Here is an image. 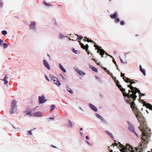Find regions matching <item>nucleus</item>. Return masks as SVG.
Returning a JSON list of instances; mask_svg holds the SVG:
<instances>
[{
    "label": "nucleus",
    "mask_w": 152,
    "mask_h": 152,
    "mask_svg": "<svg viewBox=\"0 0 152 152\" xmlns=\"http://www.w3.org/2000/svg\"><path fill=\"white\" fill-rule=\"evenodd\" d=\"M138 128L142 133L141 137L142 144L140 145L138 147H136L133 149L132 146L129 144H127L125 147L120 143V146L121 148L120 151L121 152H142L144 149L146 147V145L149 142L148 138L151 134V130L143 124H141Z\"/></svg>",
    "instance_id": "1"
},
{
    "label": "nucleus",
    "mask_w": 152,
    "mask_h": 152,
    "mask_svg": "<svg viewBox=\"0 0 152 152\" xmlns=\"http://www.w3.org/2000/svg\"><path fill=\"white\" fill-rule=\"evenodd\" d=\"M134 91H133L134 92V93L133 92H132V94H126L127 96H126V97H127V98H128L129 100H127V101L128 102L130 101H131V99L132 98V99H133V100H135L136 97H137V96L136 95V94L137 92H138L139 94V96L140 97H140L145 95L144 94H142L140 91L137 88V89H134L133 90Z\"/></svg>",
    "instance_id": "2"
},
{
    "label": "nucleus",
    "mask_w": 152,
    "mask_h": 152,
    "mask_svg": "<svg viewBox=\"0 0 152 152\" xmlns=\"http://www.w3.org/2000/svg\"><path fill=\"white\" fill-rule=\"evenodd\" d=\"M119 82L117 81L116 83V85L120 90L122 92L123 96L125 97L126 96V94L125 92V90L124 88H123L121 85H119Z\"/></svg>",
    "instance_id": "3"
},
{
    "label": "nucleus",
    "mask_w": 152,
    "mask_h": 152,
    "mask_svg": "<svg viewBox=\"0 0 152 152\" xmlns=\"http://www.w3.org/2000/svg\"><path fill=\"white\" fill-rule=\"evenodd\" d=\"M17 101H16L13 100L12 103L11 105V109L10 111V114H12L14 113V109L16 108Z\"/></svg>",
    "instance_id": "4"
},
{
    "label": "nucleus",
    "mask_w": 152,
    "mask_h": 152,
    "mask_svg": "<svg viewBox=\"0 0 152 152\" xmlns=\"http://www.w3.org/2000/svg\"><path fill=\"white\" fill-rule=\"evenodd\" d=\"M135 115L140 122V121L143 118L142 115L140 111L138 112Z\"/></svg>",
    "instance_id": "5"
},
{
    "label": "nucleus",
    "mask_w": 152,
    "mask_h": 152,
    "mask_svg": "<svg viewBox=\"0 0 152 152\" xmlns=\"http://www.w3.org/2000/svg\"><path fill=\"white\" fill-rule=\"evenodd\" d=\"M38 99L40 104H42L45 103L46 100L45 99L44 95L39 96Z\"/></svg>",
    "instance_id": "6"
},
{
    "label": "nucleus",
    "mask_w": 152,
    "mask_h": 152,
    "mask_svg": "<svg viewBox=\"0 0 152 152\" xmlns=\"http://www.w3.org/2000/svg\"><path fill=\"white\" fill-rule=\"evenodd\" d=\"M80 44L81 47L83 49H85L86 51H87L88 49V45L86 44V45H84L80 41H78Z\"/></svg>",
    "instance_id": "7"
},
{
    "label": "nucleus",
    "mask_w": 152,
    "mask_h": 152,
    "mask_svg": "<svg viewBox=\"0 0 152 152\" xmlns=\"http://www.w3.org/2000/svg\"><path fill=\"white\" fill-rule=\"evenodd\" d=\"M50 78L51 79V80L55 84H57V78L53 75H50Z\"/></svg>",
    "instance_id": "8"
},
{
    "label": "nucleus",
    "mask_w": 152,
    "mask_h": 152,
    "mask_svg": "<svg viewBox=\"0 0 152 152\" xmlns=\"http://www.w3.org/2000/svg\"><path fill=\"white\" fill-rule=\"evenodd\" d=\"M128 100H129V99H128ZM131 101H130L128 102L127 101V99L126 100V101L127 102V103H129L130 104H131V105L130 106L131 108L135 107V104L134 103V100H133V99H132V98H131Z\"/></svg>",
    "instance_id": "9"
},
{
    "label": "nucleus",
    "mask_w": 152,
    "mask_h": 152,
    "mask_svg": "<svg viewBox=\"0 0 152 152\" xmlns=\"http://www.w3.org/2000/svg\"><path fill=\"white\" fill-rule=\"evenodd\" d=\"M33 115L34 116L36 117H40L42 116L41 112L40 111H38L35 113L33 114Z\"/></svg>",
    "instance_id": "10"
},
{
    "label": "nucleus",
    "mask_w": 152,
    "mask_h": 152,
    "mask_svg": "<svg viewBox=\"0 0 152 152\" xmlns=\"http://www.w3.org/2000/svg\"><path fill=\"white\" fill-rule=\"evenodd\" d=\"M128 129L132 132H134V134L136 135L137 137H138V136L137 135V133L136 132H134V127L133 126H132V125L129 126Z\"/></svg>",
    "instance_id": "11"
},
{
    "label": "nucleus",
    "mask_w": 152,
    "mask_h": 152,
    "mask_svg": "<svg viewBox=\"0 0 152 152\" xmlns=\"http://www.w3.org/2000/svg\"><path fill=\"white\" fill-rule=\"evenodd\" d=\"M104 53H105L106 54L108 55L109 56H110L111 57H112V58H113L112 56H110V55L108 54L106 52H105V51L103 49H101L100 50L99 54L101 55L102 57H103V55L104 54Z\"/></svg>",
    "instance_id": "12"
},
{
    "label": "nucleus",
    "mask_w": 152,
    "mask_h": 152,
    "mask_svg": "<svg viewBox=\"0 0 152 152\" xmlns=\"http://www.w3.org/2000/svg\"><path fill=\"white\" fill-rule=\"evenodd\" d=\"M43 63L45 66L48 69H50V67L47 62L45 60H43Z\"/></svg>",
    "instance_id": "13"
},
{
    "label": "nucleus",
    "mask_w": 152,
    "mask_h": 152,
    "mask_svg": "<svg viewBox=\"0 0 152 152\" xmlns=\"http://www.w3.org/2000/svg\"><path fill=\"white\" fill-rule=\"evenodd\" d=\"M36 24L35 22H31L30 25V28L32 29H35Z\"/></svg>",
    "instance_id": "14"
},
{
    "label": "nucleus",
    "mask_w": 152,
    "mask_h": 152,
    "mask_svg": "<svg viewBox=\"0 0 152 152\" xmlns=\"http://www.w3.org/2000/svg\"><path fill=\"white\" fill-rule=\"evenodd\" d=\"M89 105L90 107L95 112L97 111V110L96 108L91 103H89Z\"/></svg>",
    "instance_id": "15"
},
{
    "label": "nucleus",
    "mask_w": 152,
    "mask_h": 152,
    "mask_svg": "<svg viewBox=\"0 0 152 152\" xmlns=\"http://www.w3.org/2000/svg\"><path fill=\"white\" fill-rule=\"evenodd\" d=\"M144 105L147 108H149L150 110H152V105L149 103H145L144 104Z\"/></svg>",
    "instance_id": "16"
},
{
    "label": "nucleus",
    "mask_w": 152,
    "mask_h": 152,
    "mask_svg": "<svg viewBox=\"0 0 152 152\" xmlns=\"http://www.w3.org/2000/svg\"><path fill=\"white\" fill-rule=\"evenodd\" d=\"M132 109L133 112V113H134L135 115L138 112L140 111L138 110L137 108L136 107H132Z\"/></svg>",
    "instance_id": "17"
},
{
    "label": "nucleus",
    "mask_w": 152,
    "mask_h": 152,
    "mask_svg": "<svg viewBox=\"0 0 152 152\" xmlns=\"http://www.w3.org/2000/svg\"><path fill=\"white\" fill-rule=\"evenodd\" d=\"M75 70L80 75H85V73L84 72L77 69H76Z\"/></svg>",
    "instance_id": "18"
},
{
    "label": "nucleus",
    "mask_w": 152,
    "mask_h": 152,
    "mask_svg": "<svg viewBox=\"0 0 152 152\" xmlns=\"http://www.w3.org/2000/svg\"><path fill=\"white\" fill-rule=\"evenodd\" d=\"M117 12H115L114 14H110V17L112 19H114L117 16Z\"/></svg>",
    "instance_id": "19"
},
{
    "label": "nucleus",
    "mask_w": 152,
    "mask_h": 152,
    "mask_svg": "<svg viewBox=\"0 0 152 152\" xmlns=\"http://www.w3.org/2000/svg\"><path fill=\"white\" fill-rule=\"evenodd\" d=\"M140 71L145 76L146 75L145 71L144 69H142L141 65L140 66Z\"/></svg>",
    "instance_id": "20"
},
{
    "label": "nucleus",
    "mask_w": 152,
    "mask_h": 152,
    "mask_svg": "<svg viewBox=\"0 0 152 152\" xmlns=\"http://www.w3.org/2000/svg\"><path fill=\"white\" fill-rule=\"evenodd\" d=\"M84 41H87L88 42H90L91 43H95V42L91 40H89V39L87 38V37H84Z\"/></svg>",
    "instance_id": "21"
},
{
    "label": "nucleus",
    "mask_w": 152,
    "mask_h": 152,
    "mask_svg": "<svg viewBox=\"0 0 152 152\" xmlns=\"http://www.w3.org/2000/svg\"><path fill=\"white\" fill-rule=\"evenodd\" d=\"M127 87H129L130 88V89L132 90V92H133V93H134V92L133 91H134L133 90H134V89H137V88L134 87L132 86L131 85H128Z\"/></svg>",
    "instance_id": "22"
},
{
    "label": "nucleus",
    "mask_w": 152,
    "mask_h": 152,
    "mask_svg": "<svg viewBox=\"0 0 152 152\" xmlns=\"http://www.w3.org/2000/svg\"><path fill=\"white\" fill-rule=\"evenodd\" d=\"M90 68H91L93 71L96 72H98V71L97 69L96 68L94 67L92 65H91L90 66Z\"/></svg>",
    "instance_id": "23"
},
{
    "label": "nucleus",
    "mask_w": 152,
    "mask_h": 152,
    "mask_svg": "<svg viewBox=\"0 0 152 152\" xmlns=\"http://www.w3.org/2000/svg\"><path fill=\"white\" fill-rule=\"evenodd\" d=\"M94 47H95L96 49H98V50L97 51V52L98 53L99 52H100V50L101 49V47H99V46L95 44L94 45Z\"/></svg>",
    "instance_id": "24"
},
{
    "label": "nucleus",
    "mask_w": 152,
    "mask_h": 152,
    "mask_svg": "<svg viewBox=\"0 0 152 152\" xmlns=\"http://www.w3.org/2000/svg\"><path fill=\"white\" fill-rule=\"evenodd\" d=\"M59 66L60 69L64 72H66V71L63 66L61 65V64H59Z\"/></svg>",
    "instance_id": "25"
},
{
    "label": "nucleus",
    "mask_w": 152,
    "mask_h": 152,
    "mask_svg": "<svg viewBox=\"0 0 152 152\" xmlns=\"http://www.w3.org/2000/svg\"><path fill=\"white\" fill-rule=\"evenodd\" d=\"M66 88L67 91L70 94H72L73 93L72 91L71 90V89L68 86H66Z\"/></svg>",
    "instance_id": "26"
},
{
    "label": "nucleus",
    "mask_w": 152,
    "mask_h": 152,
    "mask_svg": "<svg viewBox=\"0 0 152 152\" xmlns=\"http://www.w3.org/2000/svg\"><path fill=\"white\" fill-rule=\"evenodd\" d=\"M124 80L126 83H130V82L131 81V80H130V79L126 77L124 79Z\"/></svg>",
    "instance_id": "27"
},
{
    "label": "nucleus",
    "mask_w": 152,
    "mask_h": 152,
    "mask_svg": "<svg viewBox=\"0 0 152 152\" xmlns=\"http://www.w3.org/2000/svg\"><path fill=\"white\" fill-rule=\"evenodd\" d=\"M75 35L77 37V38H76L75 37H74L75 36H74L73 37V39H72V41H75V40H76L78 39L79 37V36L77 34H75Z\"/></svg>",
    "instance_id": "28"
},
{
    "label": "nucleus",
    "mask_w": 152,
    "mask_h": 152,
    "mask_svg": "<svg viewBox=\"0 0 152 152\" xmlns=\"http://www.w3.org/2000/svg\"><path fill=\"white\" fill-rule=\"evenodd\" d=\"M3 81H4V85H7L8 83V82L6 80V77H4Z\"/></svg>",
    "instance_id": "29"
},
{
    "label": "nucleus",
    "mask_w": 152,
    "mask_h": 152,
    "mask_svg": "<svg viewBox=\"0 0 152 152\" xmlns=\"http://www.w3.org/2000/svg\"><path fill=\"white\" fill-rule=\"evenodd\" d=\"M96 116L98 118H100V119H101L103 121V118H102V117L100 115L97 114H96Z\"/></svg>",
    "instance_id": "30"
},
{
    "label": "nucleus",
    "mask_w": 152,
    "mask_h": 152,
    "mask_svg": "<svg viewBox=\"0 0 152 152\" xmlns=\"http://www.w3.org/2000/svg\"><path fill=\"white\" fill-rule=\"evenodd\" d=\"M105 132L110 136L112 137L113 136L112 134L110 132H108V131H106Z\"/></svg>",
    "instance_id": "31"
},
{
    "label": "nucleus",
    "mask_w": 152,
    "mask_h": 152,
    "mask_svg": "<svg viewBox=\"0 0 152 152\" xmlns=\"http://www.w3.org/2000/svg\"><path fill=\"white\" fill-rule=\"evenodd\" d=\"M50 110H54V108H55V106L54 105H52L51 107Z\"/></svg>",
    "instance_id": "32"
},
{
    "label": "nucleus",
    "mask_w": 152,
    "mask_h": 152,
    "mask_svg": "<svg viewBox=\"0 0 152 152\" xmlns=\"http://www.w3.org/2000/svg\"><path fill=\"white\" fill-rule=\"evenodd\" d=\"M44 3L47 6L49 7L52 6L51 4H50L47 3L45 1H44Z\"/></svg>",
    "instance_id": "33"
},
{
    "label": "nucleus",
    "mask_w": 152,
    "mask_h": 152,
    "mask_svg": "<svg viewBox=\"0 0 152 152\" xmlns=\"http://www.w3.org/2000/svg\"><path fill=\"white\" fill-rule=\"evenodd\" d=\"M102 68L104 69V71L105 72H107V73H109V71L107 70V69L106 68H105L104 67H102Z\"/></svg>",
    "instance_id": "34"
},
{
    "label": "nucleus",
    "mask_w": 152,
    "mask_h": 152,
    "mask_svg": "<svg viewBox=\"0 0 152 152\" xmlns=\"http://www.w3.org/2000/svg\"><path fill=\"white\" fill-rule=\"evenodd\" d=\"M120 21V19L118 18H115V22L116 23H118Z\"/></svg>",
    "instance_id": "35"
},
{
    "label": "nucleus",
    "mask_w": 152,
    "mask_h": 152,
    "mask_svg": "<svg viewBox=\"0 0 152 152\" xmlns=\"http://www.w3.org/2000/svg\"><path fill=\"white\" fill-rule=\"evenodd\" d=\"M4 41L3 40H2L0 39V46H2V45L4 44Z\"/></svg>",
    "instance_id": "36"
},
{
    "label": "nucleus",
    "mask_w": 152,
    "mask_h": 152,
    "mask_svg": "<svg viewBox=\"0 0 152 152\" xmlns=\"http://www.w3.org/2000/svg\"><path fill=\"white\" fill-rule=\"evenodd\" d=\"M2 34L4 35H6L7 34V32L6 31L3 30L2 31Z\"/></svg>",
    "instance_id": "37"
},
{
    "label": "nucleus",
    "mask_w": 152,
    "mask_h": 152,
    "mask_svg": "<svg viewBox=\"0 0 152 152\" xmlns=\"http://www.w3.org/2000/svg\"><path fill=\"white\" fill-rule=\"evenodd\" d=\"M3 46L4 48H7V47L8 45L6 43H4L3 44Z\"/></svg>",
    "instance_id": "38"
},
{
    "label": "nucleus",
    "mask_w": 152,
    "mask_h": 152,
    "mask_svg": "<svg viewBox=\"0 0 152 152\" xmlns=\"http://www.w3.org/2000/svg\"><path fill=\"white\" fill-rule=\"evenodd\" d=\"M72 50L75 53L77 54V51L75 50L74 48H72Z\"/></svg>",
    "instance_id": "39"
},
{
    "label": "nucleus",
    "mask_w": 152,
    "mask_h": 152,
    "mask_svg": "<svg viewBox=\"0 0 152 152\" xmlns=\"http://www.w3.org/2000/svg\"><path fill=\"white\" fill-rule=\"evenodd\" d=\"M134 80H131V81L130 82V85H132V84L134 83H135V81H134Z\"/></svg>",
    "instance_id": "40"
},
{
    "label": "nucleus",
    "mask_w": 152,
    "mask_h": 152,
    "mask_svg": "<svg viewBox=\"0 0 152 152\" xmlns=\"http://www.w3.org/2000/svg\"><path fill=\"white\" fill-rule=\"evenodd\" d=\"M121 77H123V78L124 79L126 77L124 76V74L122 73V72H121Z\"/></svg>",
    "instance_id": "41"
},
{
    "label": "nucleus",
    "mask_w": 152,
    "mask_h": 152,
    "mask_svg": "<svg viewBox=\"0 0 152 152\" xmlns=\"http://www.w3.org/2000/svg\"><path fill=\"white\" fill-rule=\"evenodd\" d=\"M92 60H93L94 61V62L96 63V64H97V65H99L100 64H99V63H98V64L97 63V61L96 60V59H94V58H92Z\"/></svg>",
    "instance_id": "42"
},
{
    "label": "nucleus",
    "mask_w": 152,
    "mask_h": 152,
    "mask_svg": "<svg viewBox=\"0 0 152 152\" xmlns=\"http://www.w3.org/2000/svg\"><path fill=\"white\" fill-rule=\"evenodd\" d=\"M69 126L70 127H72V122L71 121H69Z\"/></svg>",
    "instance_id": "43"
},
{
    "label": "nucleus",
    "mask_w": 152,
    "mask_h": 152,
    "mask_svg": "<svg viewBox=\"0 0 152 152\" xmlns=\"http://www.w3.org/2000/svg\"><path fill=\"white\" fill-rule=\"evenodd\" d=\"M125 24V23L123 21H121V22H120V24L121 25H123L124 24Z\"/></svg>",
    "instance_id": "44"
},
{
    "label": "nucleus",
    "mask_w": 152,
    "mask_h": 152,
    "mask_svg": "<svg viewBox=\"0 0 152 152\" xmlns=\"http://www.w3.org/2000/svg\"><path fill=\"white\" fill-rule=\"evenodd\" d=\"M26 114L27 115H28L30 116H31L32 115V114L31 112H29L27 113Z\"/></svg>",
    "instance_id": "45"
},
{
    "label": "nucleus",
    "mask_w": 152,
    "mask_h": 152,
    "mask_svg": "<svg viewBox=\"0 0 152 152\" xmlns=\"http://www.w3.org/2000/svg\"><path fill=\"white\" fill-rule=\"evenodd\" d=\"M31 130H30V131H28V134L30 135H32V132H31Z\"/></svg>",
    "instance_id": "46"
},
{
    "label": "nucleus",
    "mask_w": 152,
    "mask_h": 152,
    "mask_svg": "<svg viewBox=\"0 0 152 152\" xmlns=\"http://www.w3.org/2000/svg\"><path fill=\"white\" fill-rule=\"evenodd\" d=\"M64 37V36L61 34L59 36V38L60 39Z\"/></svg>",
    "instance_id": "47"
},
{
    "label": "nucleus",
    "mask_w": 152,
    "mask_h": 152,
    "mask_svg": "<svg viewBox=\"0 0 152 152\" xmlns=\"http://www.w3.org/2000/svg\"><path fill=\"white\" fill-rule=\"evenodd\" d=\"M61 85V83L59 81V80H58V86H59Z\"/></svg>",
    "instance_id": "48"
},
{
    "label": "nucleus",
    "mask_w": 152,
    "mask_h": 152,
    "mask_svg": "<svg viewBox=\"0 0 152 152\" xmlns=\"http://www.w3.org/2000/svg\"><path fill=\"white\" fill-rule=\"evenodd\" d=\"M118 145V144L117 143L115 142L113 144V145H116V146H117Z\"/></svg>",
    "instance_id": "49"
},
{
    "label": "nucleus",
    "mask_w": 152,
    "mask_h": 152,
    "mask_svg": "<svg viewBox=\"0 0 152 152\" xmlns=\"http://www.w3.org/2000/svg\"><path fill=\"white\" fill-rule=\"evenodd\" d=\"M113 61L114 64H115L116 63V62H115V61L114 60L113 58Z\"/></svg>",
    "instance_id": "50"
},
{
    "label": "nucleus",
    "mask_w": 152,
    "mask_h": 152,
    "mask_svg": "<svg viewBox=\"0 0 152 152\" xmlns=\"http://www.w3.org/2000/svg\"><path fill=\"white\" fill-rule=\"evenodd\" d=\"M131 92H132V90H129V91H128V93H129L128 94H130V93ZM126 94H127L126 93Z\"/></svg>",
    "instance_id": "51"
},
{
    "label": "nucleus",
    "mask_w": 152,
    "mask_h": 152,
    "mask_svg": "<svg viewBox=\"0 0 152 152\" xmlns=\"http://www.w3.org/2000/svg\"><path fill=\"white\" fill-rule=\"evenodd\" d=\"M79 39L80 40L82 39L83 38V36H81V37H80L79 36Z\"/></svg>",
    "instance_id": "52"
},
{
    "label": "nucleus",
    "mask_w": 152,
    "mask_h": 152,
    "mask_svg": "<svg viewBox=\"0 0 152 152\" xmlns=\"http://www.w3.org/2000/svg\"><path fill=\"white\" fill-rule=\"evenodd\" d=\"M45 78H46V79L48 80V81H49V80L48 79V77H47V76L46 75H45Z\"/></svg>",
    "instance_id": "53"
},
{
    "label": "nucleus",
    "mask_w": 152,
    "mask_h": 152,
    "mask_svg": "<svg viewBox=\"0 0 152 152\" xmlns=\"http://www.w3.org/2000/svg\"><path fill=\"white\" fill-rule=\"evenodd\" d=\"M89 137H88V136H86V138L87 139H89Z\"/></svg>",
    "instance_id": "54"
},
{
    "label": "nucleus",
    "mask_w": 152,
    "mask_h": 152,
    "mask_svg": "<svg viewBox=\"0 0 152 152\" xmlns=\"http://www.w3.org/2000/svg\"><path fill=\"white\" fill-rule=\"evenodd\" d=\"M51 146L53 147V148H56V147L53 145H51Z\"/></svg>",
    "instance_id": "55"
},
{
    "label": "nucleus",
    "mask_w": 152,
    "mask_h": 152,
    "mask_svg": "<svg viewBox=\"0 0 152 152\" xmlns=\"http://www.w3.org/2000/svg\"><path fill=\"white\" fill-rule=\"evenodd\" d=\"M87 53L89 54H90V53H89V51L88 50H87V51H86Z\"/></svg>",
    "instance_id": "56"
},
{
    "label": "nucleus",
    "mask_w": 152,
    "mask_h": 152,
    "mask_svg": "<svg viewBox=\"0 0 152 152\" xmlns=\"http://www.w3.org/2000/svg\"><path fill=\"white\" fill-rule=\"evenodd\" d=\"M54 118H49V119H53Z\"/></svg>",
    "instance_id": "57"
},
{
    "label": "nucleus",
    "mask_w": 152,
    "mask_h": 152,
    "mask_svg": "<svg viewBox=\"0 0 152 152\" xmlns=\"http://www.w3.org/2000/svg\"><path fill=\"white\" fill-rule=\"evenodd\" d=\"M115 64L116 66V67H118V65H117L116 63Z\"/></svg>",
    "instance_id": "58"
},
{
    "label": "nucleus",
    "mask_w": 152,
    "mask_h": 152,
    "mask_svg": "<svg viewBox=\"0 0 152 152\" xmlns=\"http://www.w3.org/2000/svg\"><path fill=\"white\" fill-rule=\"evenodd\" d=\"M115 64L116 66V67H118V65H117L116 63Z\"/></svg>",
    "instance_id": "59"
},
{
    "label": "nucleus",
    "mask_w": 152,
    "mask_h": 152,
    "mask_svg": "<svg viewBox=\"0 0 152 152\" xmlns=\"http://www.w3.org/2000/svg\"><path fill=\"white\" fill-rule=\"evenodd\" d=\"M86 142L88 144H90V143H89V142L88 141H86Z\"/></svg>",
    "instance_id": "60"
},
{
    "label": "nucleus",
    "mask_w": 152,
    "mask_h": 152,
    "mask_svg": "<svg viewBox=\"0 0 152 152\" xmlns=\"http://www.w3.org/2000/svg\"><path fill=\"white\" fill-rule=\"evenodd\" d=\"M83 128H80V130H81L82 131V130H83Z\"/></svg>",
    "instance_id": "61"
},
{
    "label": "nucleus",
    "mask_w": 152,
    "mask_h": 152,
    "mask_svg": "<svg viewBox=\"0 0 152 152\" xmlns=\"http://www.w3.org/2000/svg\"><path fill=\"white\" fill-rule=\"evenodd\" d=\"M69 40H72L71 38H70L69 37Z\"/></svg>",
    "instance_id": "62"
},
{
    "label": "nucleus",
    "mask_w": 152,
    "mask_h": 152,
    "mask_svg": "<svg viewBox=\"0 0 152 152\" xmlns=\"http://www.w3.org/2000/svg\"><path fill=\"white\" fill-rule=\"evenodd\" d=\"M121 62H122V63L123 62V61L121 59Z\"/></svg>",
    "instance_id": "63"
},
{
    "label": "nucleus",
    "mask_w": 152,
    "mask_h": 152,
    "mask_svg": "<svg viewBox=\"0 0 152 152\" xmlns=\"http://www.w3.org/2000/svg\"><path fill=\"white\" fill-rule=\"evenodd\" d=\"M110 152H113V151L112 150H110Z\"/></svg>",
    "instance_id": "64"
}]
</instances>
